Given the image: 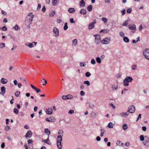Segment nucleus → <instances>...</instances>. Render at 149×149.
Masks as SVG:
<instances>
[{"label": "nucleus", "mask_w": 149, "mask_h": 149, "mask_svg": "<svg viewBox=\"0 0 149 149\" xmlns=\"http://www.w3.org/2000/svg\"><path fill=\"white\" fill-rule=\"evenodd\" d=\"M84 84H86L88 86H89L90 84L89 81L88 80L84 81Z\"/></svg>", "instance_id": "32"}, {"label": "nucleus", "mask_w": 149, "mask_h": 149, "mask_svg": "<svg viewBox=\"0 0 149 149\" xmlns=\"http://www.w3.org/2000/svg\"><path fill=\"white\" fill-rule=\"evenodd\" d=\"M20 94V92L19 91H17L15 93V95L16 97L19 96Z\"/></svg>", "instance_id": "41"}, {"label": "nucleus", "mask_w": 149, "mask_h": 149, "mask_svg": "<svg viewBox=\"0 0 149 149\" xmlns=\"http://www.w3.org/2000/svg\"><path fill=\"white\" fill-rule=\"evenodd\" d=\"M8 81V80L4 78H2L0 81L1 83L3 84H6Z\"/></svg>", "instance_id": "18"}, {"label": "nucleus", "mask_w": 149, "mask_h": 149, "mask_svg": "<svg viewBox=\"0 0 149 149\" xmlns=\"http://www.w3.org/2000/svg\"><path fill=\"white\" fill-rule=\"evenodd\" d=\"M44 132L48 136L50 134V131L48 128H45V129Z\"/></svg>", "instance_id": "22"}, {"label": "nucleus", "mask_w": 149, "mask_h": 149, "mask_svg": "<svg viewBox=\"0 0 149 149\" xmlns=\"http://www.w3.org/2000/svg\"><path fill=\"white\" fill-rule=\"evenodd\" d=\"M10 129V128L9 126L6 125L5 127L4 130L6 131H8Z\"/></svg>", "instance_id": "39"}, {"label": "nucleus", "mask_w": 149, "mask_h": 149, "mask_svg": "<svg viewBox=\"0 0 149 149\" xmlns=\"http://www.w3.org/2000/svg\"><path fill=\"white\" fill-rule=\"evenodd\" d=\"M52 109L51 108H49L46 109V113L48 114H51L52 113Z\"/></svg>", "instance_id": "15"}, {"label": "nucleus", "mask_w": 149, "mask_h": 149, "mask_svg": "<svg viewBox=\"0 0 149 149\" xmlns=\"http://www.w3.org/2000/svg\"><path fill=\"white\" fill-rule=\"evenodd\" d=\"M93 6L92 5H90L88 6L87 7V9L89 11H91L92 10Z\"/></svg>", "instance_id": "25"}, {"label": "nucleus", "mask_w": 149, "mask_h": 149, "mask_svg": "<svg viewBox=\"0 0 149 149\" xmlns=\"http://www.w3.org/2000/svg\"><path fill=\"white\" fill-rule=\"evenodd\" d=\"M21 80L23 82V83L24 84H26V81L24 79V78H22V79H21Z\"/></svg>", "instance_id": "64"}, {"label": "nucleus", "mask_w": 149, "mask_h": 149, "mask_svg": "<svg viewBox=\"0 0 149 149\" xmlns=\"http://www.w3.org/2000/svg\"><path fill=\"white\" fill-rule=\"evenodd\" d=\"M143 54L145 57L149 60V49H145L143 50Z\"/></svg>", "instance_id": "4"}, {"label": "nucleus", "mask_w": 149, "mask_h": 149, "mask_svg": "<svg viewBox=\"0 0 149 149\" xmlns=\"http://www.w3.org/2000/svg\"><path fill=\"white\" fill-rule=\"evenodd\" d=\"M32 135V132L31 130H28L26 135H25V136L26 138H27L28 137L31 138Z\"/></svg>", "instance_id": "11"}, {"label": "nucleus", "mask_w": 149, "mask_h": 149, "mask_svg": "<svg viewBox=\"0 0 149 149\" xmlns=\"http://www.w3.org/2000/svg\"><path fill=\"white\" fill-rule=\"evenodd\" d=\"M132 11V9L131 8H128L127 10V12L128 13H130Z\"/></svg>", "instance_id": "38"}, {"label": "nucleus", "mask_w": 149, "mask_h": 149, "mask_svg": "<svg viewBox=\"0 0 149 149\" xmlns=\"http://www.w3.org/2000/svg\"><path fill=\"white\" fill-rule=\"evenodd\" d=\"M102 20L104 23H106L107 21V19L106 17H103L102 18Z\"/></svg>", "instance_id": "31"}, {"label": "nucleus", "mask_w": 149, "mask_h": 149, "mask_svg": "<svg viewBox=\"0 0 149 149\" xmlns=\"http://www.w3.org/2000/svg\"><path fill=\"white\" fill-rule=\"evenodd\" d=\"M96 61L97 62L99 63H101V59L99 57H97L96 58Z\"/></svg>", "instance_id": "30"}, {"label": "nucleus", "mask_w": 149, "mask_h": 149, "mask_svg": "<svg viewBox=\"0 0 149 149\" xmlns=\"http://www.w3.org/2000/svg\"><path fill=\"white\" fill-rule=\"evenodd\" d=\"M14 112L16 114H18V110L16 108H14Z\"/></svg>", "instance_id": "42"}, {"label": "nucleus", "mask_w": 149, "mask_h": 149, "mask_svg": "<svg viewBox=\"0 0 149 149\" xmlns=\"http://www.w3.org/2000/svg\"><path fill=\"white\" fill-rule=\"evenodd\" d=\"M74 113V111L73 110H70L68 112V113L70 114H72Z\"/></svg>", "instance_id": "54"}, {"label": "nucleus", "mask_w": 149, "mask_h": 149, "mask_svg": "<svg viewBox=\"0 0 149 149\" xmlns=\"http://www.w3.org/2000/svg\"><path fill=\"white\" fill-rule=\"evenodd\" d=\"M96 140L97 141H100L101 140V138L99 136H97L96 138Z\"/></svg>", "instance_id": "60"}, {"label": "nucleus", "mask_w": 149, "mask_h": 149, "mask_svg": "<svg viewBox=\"0 0 149 149\" xmlns=\"http://www.w3.org/2000/svg\"><path fill=\"white\" fill-rule=\"evenodd\" d=\"M145 140L143 142V145L146 146H149V137L145 136Z\"/></svg>", "instance_id": "5"}, {"label": "nucleus", "mask_w": 149, "mask_h": 149, "mask_svg": "<svg viewBox=\"0 0 149 149\" xmlns=\"http://www.w3.org/2000/svg\"><path fill=\"white\" fill-rule=\"evenodd\" d=\"M80 94L81 95L83 96L85 95V93L83 91H80Z\"/></svg>", "instance_id": "56"}, {"label": "nucleus", "mask_w": 149, "mask_h": 149, "mask_svg": "<svg viewBox=\"0 0 149 149\" xmlns=\"http://www.w3.org/2000/svg\"><path fill=\"white\" fill-rule=\"evenodd\" d=\"M67 99H71L73 97V96L71 95H67Z\"/></svg>", "instance_id": "48"}, {"label": "nucleus", "mask_w": 149, "mask_h": 149, "mask_svg": "<svg viewBox=\"0 0 149 149\" xmlns=\"http://www.w3.org/2000/svg\"><path fill=\"white\" fill-rule=\"evenodd\" d=\"M96 20L95 19H94L93 22L90 23L88 25V29L89 30H91L93 29L94 27V24L96 23Z\"/></svg>", "instance_id": "6"}, {"label": "nucleus", "mask_w": 149, "mask_h": 149, "mask_svg": "<svg viewBox=\"0 0 149 149\" xmlns=\"http://www.w3.org/2000/svg\"><path fill=\"white\" fill-rule=\"evenodd\" d=\"M1 92L0 93L1 95H3L6 92V89L4 86L1 88Z\"/></svg>", "instance_id": "16"}, {"label": "nucleus", "mask_w": 149, "mask_h": 149, "mask_svg": "<svg viewBox=\"0 0 149 149\" xmlns=\"http://www.w3.org/2000/svg\"><path fill=\"white\" fill-rule=\"evenodd\" d=\"M128 111L130 113H134L135 111V107L131 105L130 106L128 109Z\"/></svg>", "instance_id": "10"}, {"label": "nucleus", "mask_w": 149, "mask_h": 149, "mask_svg": "<svg viewBox=\"0 0 149 149\" xmlns=\"http://www.w3.org/2000/svg\"><path fill=\"white\" fill-rule=\"evenodd\" d=\"M0 29L3 31H6L7 30V28L5 26H3L2 28L0 27Z\"/></svg>", "instance_id": "45"}, {"label": "nucleus", "mask_w": 149, "mask_h": 149, "mask_svg": "<svg viewBox=\"0 0 149 149\" xmlns=\"http://www.w3.org/2000/svg\"><path fill=\"white\" fill-rule=\"evenodd\" d=\"M25 45L26 46H28L29 47L31 48L33 47V42L29 43L28 44H25Z\"/></svg>", "instance_id": "26"}, {"label": "nucleus", "mask_w": 149, "mask_h": 149, "mask_svg": "<svg viewBox=\"0 0 149 149\" xmlns=\"http://www.w3.org/2000/svg\"><path fill=\"white\" fill-rule=\"evenodd\" d=\"M68 28V26L67 25V23L65 22V23L64 26L63 27V29L64 30H66Z\"/></svg>", "instance_id": "33"}, {"label": "nucleus", "mask_w": 149, "mask_h": 149, "mask_svg": "<svg viewBox=\"0 0 149 149\" xmlns=\"http://www.w3.org/2000/svg\"><path fill=\"white\" fill-rule=\"evenodd\" d=\"M5 146V143L3 142L1 145V147L2 148H4Z\"/></svg>", "instance_id": "59"}, {"label": "nucleus", "mask_w": 149, "mask_h": 149, "mask_svg": "<svg viewBox=\"0 0 149 149\" xmlns=\"http://www.w3.org/2000/svg\"><path fill=\"white\" fill-rule=\"evenodd\" d=\"M89 107L91 109H93L94 108V104L93 103H91L89 105Z\"/></svg>", "instance_id": "34"}, {"label": "nucleus", "mask_w": 149, "mask_h": 149, "mask_svg": "<svg viewBox=\"0 0 149 149\" xmlns=\"http://www.w3.org/2000/svg\"><path fill=\"white\" fill-rule=\"evenodd\" d=\"M80 88L81 90H83L84 88V85H81L80 87Z\"/></svg>", "instance_id": "63"}, {"label": "nucleus", "mask_w": 149, "mask_h": 149, "mask_svg": "<svg viewBox=\"0 0 149 149\" xmlns=\"http://www.w3.org/2000/svg\"><path fill=\"white\" fill-rule=\"evenodd\" d=\"M32 17H29V16H27L25 20V24L27 26L30 25L32 23Z\"/></svg>", "instance_id": "3"}, {"label": "nucleus", "mask_w": 149, "mask_h": 149, "mask_svg": "<svg viewBox=\"0 0 149 149\" xmlns=\"http://www.w3.org/2000/svg\"><path fill=\"white\" fill-rule=\"evenodd\" d=\"M27 141L28 144H32L33 143V141L31 139L28 140Z\"/></svg>", "instance_id": "52"}, {"label": "nucleus", "mask_w": 149, "mask_h": 149, "mask_svg": "<svg viewBox=\"0 0 149 149\" xmlns=\"http://www.w3.org/2000/svg\"><path fill=\"white\" fill-rule=\"evenodd\" d=\"M47 83V81L45 79H43L42 80H41L40 82V83L43 86L45 85Z\"/></svg>", "instance_id": "17"}, {"label": "nucleus", "mask_w": 149, "mask_h": 149, "mask_svg": "<svg viewBox=\"0 0 149 149\" xmlns=\"http://www.w3.org/2000/svg\"><path fill=\"white\" fill-rule=\"evenodd\" d=\"M49 141V136H48V138L46 139L45 140H43L42 141H43L45 143L48 144H49V143H48V141Z\"/></svg>", "instance_id": "37"}, {"label": "nucleus", "mask_w": 149, "mask_h": 149, "mask_svg": "<svg viewBox=\"0 0 149 149\" xmlns=\"http://www.w3.org/2000/svg\"><path fill=\"white\" fill-rule=\"evenodd\" d=\"M123 40L126 42H128L129 41V39L127 37H123Z\"/></svg>", "instance_id": "24"}, {"label": "nucleus", "mask_w": 149, "mask_h": 149, "mask_svg": "<svg viewBox=\"0 0 149 149\" xmlns=\"http://www.w3.org/2000/svg\"><path fill=\"white\" fill-rule=\"evenodd\" d=\"M73 43L76 46L77 43V40L76 39H74L73 41Z\"/></svg>", "instance_id": "47"}, {"label": "nucleus", "mask_w": 149, "mask_h": 149, "mask_svg": "<svg viewBox=\"0 0 149 149\" xmlns=\"http://www.w3.org/2000/svg\"><path fill=\"white\" fill-rule=\"evenodd\" d=\"M54 118V117H50L49 118H46L45 119L46 121H48L50 122H54V121H53V119Z\"/></svg>", "instance_id": "19"}, {"label": "nucleus", "mask_w": 149, "mask_h": 149, "mask_svg": "<svg viewBox=\"0 0 149 149\" xmlns=\"http://www.w3.org/2000/svg\"><path fill=\"white\" fill-rule=\"evenodd\" d=\"M63 133V131L62 130H60L59 131V132L58 133V134H62Z\"/></svg>", "instance_id": "58"}, {"label": "nucleus", "mask_w": 149, "mask_h": 149, "mask_svg": "<svg viewBox=\"0 0 149 149\" xmlns=\"http://www.w3.org/2000/svg\"><path fill=\"white\" fill-rule=\"evenodd\" d=\"M94 36L95 37V43L97 44L100 40V36L98 34L95 35Z\"/></svg>", "instance_id": "7"}, {"label": "nucleus", "mask_w": 149, "mask_h": 149, "mask_svg": "<svg viewBox=\"0 0 149 149\" xmlns=\"http://www.w3.org/2000/svg\"><path fill=\"white\" fill-rule=\"evenodd\" d=\"M85 3L84 0H81L80 2V6L84 7L85 6Z\"/></svg>", "instance_id": "23"}, {"label": "nucleus", "mask_w": 149, "mask_h": 149, "mask_svg": "<svg viewBox=\"0 0 149 149\" xmlns=\"http://www.w3.org/2000/svg\"><path fill=\"white\" fill-rule=\"evenodd\" d=\"M91 75V74L89 72H87L85 73V76L88 77Z\"/></svg>", "instance_id": "44"}, {"label": "nucleus", "mask_w": 149, "mask_h": 149, "mask_svg": "<svg viewBox=\"0 0 149 149\" xmlns=\"http://www.w3.org/2000/svg\"><path fill=\"white\" fill-rule=\"evenodd\" d=\"M5 47V44L4 43H0V48H3Z\"/></svg>", "instance_id": "36"}, {"label": "nucleus", "mask_w": 149, "mask_h": 149, "mask_svg": "<svg viewBox=\"0 0 149 149\" xmlns=\"http://www.w3.org/2000/svg\"><path fill=\"white\" fill-rule=\"evenodd\" d=\"M129 29L132 30H135L136 29V26L134 24L133 25L130 24L128 25Z\"/></svg>", "instance_id": "13"}, {"label": "nucleus", "mask_w": 149, "mask_h": 149, "mask_svg": "<svg viewBox=\"0 0 149 149\" xmlns=\"http://www.w3.org/2000/svg\"><path fill=\"white\" fill-rule=\"evenodd\" d=\"M70 22L71 23H74L75 22L74 21L73 18H71L70 19Z\"/></svg>", "instance_id": "55"}, {"label": "nucleus", "mask_w": 149, "mask_h": 149, "mask_svg": "<svg viewBox=\"0 0 149 149\" xmlns=\"http://www.w3.org/2000/svg\"><path fill=\"white\" fill-rule=\"evenodd\" d=\"M125 9H123L121 11V12L122 13V15H124L125 13Z\"/></svg>", "instance_id": "51"}, {"label": "nucleus", "mask_w": 149, "mask_h": 149, "mask_svg": "<svg viewBox=\"0 0 149 149\" xmlns=\"http://www.w3.org/2000/svg\"><path fill=\"white\" fill-rule=\"evenodd\" d=\"M91 63L92 64H95V61L94 59H92L91 61Z\"/></svg>", "instance_id": "49"}, {"label": "nucleus", "mask_w": 149, "mask_h": 149, "mask_svg": "<svg viewBox=\"0 0 149 149\" xmlns=\"http://www.w3.org/2000/svg\"><path fill=\"white\" fill-rule=\"evenodd\" d=\"M53 31L55 34L54 36L56 37H58L59 34V32L58 29L56 27H54L53 29Z\"/></svg>", "instance_id": "8"}, {"label": "nucleus", "mask_w": 149, "mask_h": 149, "mask_svg": "<svg viewBox=\"0 0 149 149\" xmlns=\"http://www.w3.org/2000/svg\"><path fill=\"white\" fill-rule=\"evenodd\" d=\"M108 126L110 128H113V123L111 122L109 123L108 125Z\"/></svg>", "instance_id": "28"}, {"label": "nucleus", "mask_w": 149, "mask_h": 149, "mask_svg": "<svg viewBox=\"0 0 149 149\" xmlns=\"http://www.w3.org/2000/svg\"><path fill=\"white\" fill-rule=\"evenodd\" d=\"M30 86L33 89H34L36 91L37 93H38L39 92L41 91L40 89L37 88L32 84H30Z\"/></svg>", "instance_id": "14"}, {"label": "nucleus", "mask_w": 149, "mask_h": 149, "mask_svg": "<svg viewBox=\"0 0 149 149\" xmlns=\"http://www.w3.org/2000/svg\"><path fill=\"white\" fill-rule=\"evenodd\" d=\"M110 38L109 37H106L103 39L102 41V43L104 44H108L110 41Z\"/></svg>", "instance_id": "9"}, {"label": "nucleus", "mask_w": 149, "mask_h": 149, "mask_svg": "<svg viewBox=\"0 0 149 149\" xmlns=\"http://www.w3.org/2000/svg\"><path fill=\"white\" fill-rule=\"evenodd\" d=\"M141 141H144L145 140V137L143 135H141L139 137Z\"/></svg>", "instance_id": "27"}, {"label": "nucleus", "mask_w": 149, "mask_h": 149, "mask_svg": "<svg viewBox=\"0 0 149 149\" xmlns=\"http://www.w3.org/2000/svg\"><path fill=\"white\" fill-rule=\"evenodd\" d=\"M55 14V11H53L50 13L49 15L50 17L54 16Z\"/></svg>", "instance_id": "46"}, {"label": "nucleus", "mask_w": 149, "mask_h": 149, "mask_svg": "<svg viewBox=\"0 0 149 149\" xmlns=\"http://www.w3.org/2000/svg\"><path fill=\"white\" fill-rule=\"evenodd\" d=\"M62 98L63 100H66L67 99V95H63L62 97Z\"/></svg>", "instance_id": "50"}, {"label": "nucleus", "mask_w": 149, "mask_h": 149, "mask_svg": "<svg viewBox=\"0 0 149 149\" xmlns=\"http://www.w3.org/2000/svg\"><path fill=\"white\" fill-rule=\"evenodd\" d=\"M120 35L123 37H124V34L123 32L122 31H121L120 33Z\"/></svg>", "instance_id": "53"}, {"label": "nucleus", "mask_w": 149, "mask_h": 149, "mask_svg": "<svg viewBox=\"0 0 149 149\" xmlns=\"http://www.w3.org/2000/svg\"><path fill=\"white\" fill-rule=\"evenodd\" d=\"M62 136L58 135L57 139V145L58 148L60 149L62 148L61 141H62Z\"/></svg>", "instance_id": "2"}, {"label": "nucleus", "mask_w": 149, "mask_h": 149, "mask_svg": "<svg viewBox=\"0 0 149 149\" xmlns=\"http://www.w3.org/2000/svg\"><path fill=\"white\" fill-rule=\"evenodd\" d=\"M133 80L132 77H127L123 81V84L125 86H129V83L130 82H132Z\"/></svg>", "instance_id": "1"}, {"label": "nucleus", "mask_w": 149, "mask_h": 149, "mask_svg": "<svg viewBox=\"0 0 149 149\" xmlns=\"http://www.w3.org/2000/svg\"><path fill=\"white\" fill-rule=\"evenodd\" d=\"M80 65L81 67H84L85 66V65L84 63L81 62L80 63Z\"/></svg>", "instance_id": "61"}, {"label": "nucleus", "mask_w": 149, "mask_h": 149, "mask_svg": "<svg viewBox=\"0 0 149 149\" xmlns=\"http://www.w3.org/2000/svg\"><path fill=\"white\" fill-rule=\"evenodd\" d=\"M109 105L111 106L112 107L113 109H115L116 108L115 106H114L113 104L112 103H110L109 104Z\"/></svg>", "instance_id": "57"}, {"label": "nucleus", "mask_w": 149, "mask_h": 149, "mask_svg": "<svg viewBox=\"0 0 149 149\" xmlns=\"http://www.w3.org/2000/svg\"><path fill=\"white\" fill-rule=\"evenodd\" d=\"M142 130L144 131H146V128L145 126L142 127Z\"/></svg>", "instance_id": "62"}, {"label": "nucleus", "mask_w": 149, "mask_h": 149, "mask_svg": "<svg viewBox=\"0 0 149 149\" xmlns=\"http://www.w3.org/2000/svg\"><path fill=\"white\" fill-rule=\"evenodd\" d=\"M75 11V9L73 8H69L68 9V11L70 13H74Z\"/></svg>", "instance_id": "21"}, {"label": "nucleus", "mask_w": 149, "mask_h": 149, "mask_svg": "<svg viewBox=\"0 0 149 149\" xmlns=\"http://www.w3.org/2000/svg\"><path fill=\"white\" fill-rule=\"evenodd\" d=\"M118 82L117 81H116V82L114 83V84L112 85V87L113 90H117L118 89Z\"/></svg>", "instance_id": "12"}, {"label": "nucleus", "mask_w": 149, "mask_h": 149, "mask_svg": "<svg viewBox=\"0 0 149 149\" xmlns=\"http://www.w3.org/2000/svg\"><path fill=\"white\" fill-rule=\"evenodd\" d=\"M109 31L108 30H104L102 29V30L100 32V33L103 32L104 33H106L107 31Z\"/></svg>", "instance_id": "40"}, {"label": "nucleus", "mask_w": 149, "mask_h": 149, "mask_svg": "<svg viewBox=\"0 0 149 149\" xmlns=\"http://www.w3.org/2000/svg\"><path fill=\"white\" fill-rule=\"evenodd\" d=\"M13 28L15 30H18L19 29V28L18 27V25H16L14 27H13Z\"/></svg>", "instance_id": "43"}, {"label": "nucleus", "mask_w": 149, "mask_h": 149, "mask_svg": "<svg viewBox=\"0 0 149 149\" xmlns=\"http://www.w3.org/2000/svg\"><path fill=\"white\" fill-rule=\"evenodd\" d=\"M123 128L124 130H126L128 128L127 125L126 124H124L123 126Z\"/></svg>", "instance_id": "29"}, {"label": "nucleus", "mask_w": 149, "mask_h": 149, "mask_svg": "<svg viewBox=\"0 0 149 149\" xmlns=\"http://www.w3.org/2000/svg\"><path fill=\"white\" fill-rule=\"evenodd\" d=\"M80 13L81 14L85 15L86 13V10L84 9H82L80 11Z\"/></svg>", "instance_id": "20"}, {"label": "nucleus", "mask_w": 149, "mask_h": 149, "mask_svg": "<svg viewBox=\"0 0 149 149\" xmlns=\"http://www.w3.org/2000/svg\"><path fill=\"white\" fill-rule=\"evenodd\" d=\"M128 20H126L125 21V22H123V25L124 26H127L128 25Z\"/></svg>", "instance_id": "35"}]
</instances>
